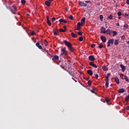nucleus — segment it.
<instances>
[{
	"mask_svg": "<svg viewBox=\"0 0 129 129\" xmlns=\"http://www.w3.org/2000/svg\"><path fill=\"white\" fill-rule=\"evenodd\" d=\"M47 23L48 24V25H49L50 26L52 25V24L51 23V22H50V20L48 21H47Z\"/></svg>",
	"mask_w": 129,
	"mask_h": 129,
	"instance_id": "41",
	"label": "nucleus"
},
{
	"mask_svg": "<svg viewBox=\"0 0 129 129\" xmlns=\"http://www.w3.org/2000/svg\"><path fill=\"white\" fill-rule=\"evenodd\" d=\"M88 89L91 91V92H92V93H95V91L94 90H90L89 89Z\"/></svg>",
	"mask_w": 129,
	"mask_h": 129,
	"instance_id": "43",
	"label": "nucleus"
},
{
	"mask_svg": "<svg viewBox=\"0 0 129 129\" xmlns=\"http://www.w3.org/2000/svg\"><path fill=\"white\" fill-rule=\"evenodd\" d=\"M52 61L54 60H59V56L57 55H54L52 58Z\"/></svg>",
	"mask_w": 129,
	"mask_h": 129,
	"instance_id": "9",
	"label": "nucleus"
},
{
	"mask_svg": "<svg viewBox=\"0 0 129 129\" xmlns=\"http://www.w3.org/2000/svg\"><path fill=\"white\" fill-rule=\"evenodd\" d=\"M105 101H106V102H107V104H108V102H109L110 100H109V99H108V98H106L105 99Z\"/></svg>",
	"mask_w": 129,
	"mask_h": 129,
	"instance_id": "33",
	"label": "nucleus"
},
{
	"mask_svg": "<svg viewBox=\"0 0 129 129\" xmlns=\"http://www.w3.org/2000/svg\"><path fill=\"white\" fill-rule=\"evenodd\" d=\"M100 39L103 43H105V42H106V38L105 36H101Z\"/></svg>",
	"mask_w": 129,
	"mask_h": 129,
	"instance_id": "10",
	"label": "nucleus"
},
{
	"mask_svg": "<svg viewBox=\"0 0 129 129\" xmlns=\"http://www.w3.org/2000/svg\"><path fill=\"white\" fill-rule=\"evenodd\" d=\"M127 44L128 45H129V40H128V41L127 42Z\"/></svg>",
	"mask_w": 129,
	"mask_h": 129,
	"instance_id": "64",
	"label": "nucleus"
},
{
	"mask_svg": "<svg viewBox=\"0 0 129 129\" xmlns=\"http://www.w3.org/2000/svg\"><path fill=\"white\" fill-rule=\"evenodd\" d=\"M45 6H46L47 7H50V5H51V2H49L48 1H46L45 2Z\"/></svg>",
	"mask_w": 129,
	"mask_h": 129,
	"instance_id": "15",
	"label": "nucleus"
},
{
	"mask_svg": "<svg viewBox=\"0 0 129 129\" xmlns=\"http://www.w3.org/2000/svg\"><path fill=\"white\" fill-rule=\"evenodd\" d=\"M124 79H125L126 82L128 83H129V79H128V78H127V76H126V75H125L124 76Z\"/></svg>",
	"mask_w": 129,
	"mask_h": 129,
	"instance_id": "23",
	"label": "nucleus"
},
{
	"mask_svg": "<svg viewBox=\"0 0 129 129\" xmlns=\"http://www.w3.org/2000/svg\"><path fill=\"white\" fill-rule=\"evenodd\" d=\"M5 1L4 2V5L5 6H6V7H7V4H8V2H7V0H5Z\"/></svg>",
	"mask_w": 129,
	"mask_h": 129,
	"instance_id": "46",
	"label": "nucleus"
},
{
	"mask_svg": "<svg viewBox=\"0 0 129 129\" xmlns=\"http://www.w3.org/2000/svg\"><path fill=\"white\" fill-rule=\"evenodd\" d=\"M81 23H82L83 24L85 23V17H83L81 20Z\"/></svg>",
	"mask_w": 129,
	"mask_h": 129,
	"instance_id": "26",
	"label": "nucleus"
},
{
	"mask_svg": "<svg viewBox=\"0 0 129 129\" xmlns=\"http://www.w3.org/2000/svg\"><path fill=\"white\" fill-rule=\"evenodd\" d=\"M110 75H111V74L110 73H108L107 74V76L106 77V79L105 80H109V76H110Z\"/></svg>",
	"mask_w": 129,
	"mask_h": 129,
	"instance_id": "21",
	"label": "nucleus"
},
{
	"mask_svg": "<svg viewBox=\"0 0 129 129\" xmlns=\"http://www.w3.org/2000/svg\"><path fill=\"white\" fill-rule=\"evenodd\" d=\"M103 34H107V35H111V31L109 29H107L105 31H103Z\"/></svg>",
	"mask_w": 129,
	"mask_h": 129,
	"instance_id": "6",
	"label": "nucleus"
},
{
	"mask_svg": "<svg viewBox=\"0 0 129 129\" xmlns=\"http://www.w3.org/2000/svg\"><path fill=\"white\" fill-rule=\"evenodd\" d=\"M63 43L67 46L71 52H73V51H74V48H73L72 46L73 45L70 43V42L67 41V40H63Z\"/></svg>",
	"mask_w": 129,
	"mask_h": 129,
	"instance_id": "1",
	"label": "nucleus"
},
{
	"mask_svg": "<svg viewBox=\"0 0 129 129\" xmlns=\"http://www.w3.org/2000/svg\"><path fill=\"white\" fill-rule=\"evenodd\" d=\"M95 78H96V79H97V78H98V74H95Z\"/></svg>",
	"mask_w": 129,
	"mask_h": 129,
	"instance_id": "49",
	"label": "nucleus"
},
{
	"mask_svg": "<svg viewBox=\"0 0 129 129\" xmlns=\"http://www.w3.org/2000/svg\"><path fill=\"white\" fill-rule=\"evenodd\" d=\"M44 44L45 46H47V44L46 43L44 42Z\"/></svg>",
	"mask_w": 129,
	"mask_h": 129,
	"instance_id": "62",
	"label": "nucleus"
},
{
	"mask_svg": "<svg viewBox=\"0 0 129 129\" xmlns=\"http://www.w3.org/2000/svg\"><path fill=\"white\" fill-rule=\"evenodd\" d=\"M59 31L62 32V33H65V32H66V30H64L62 28L59 29Z\"/></svg>",
	"mask_w": 129,
	"mask_h": 129,
	"instance_id": "29",
	"label": "nucleus"
},
{
	"mask_svg": "<svg viewBox=\"0 0 129 129\" xmlns=\"http://www.w3.org/2000/svg\"><path fill=\"white\" fill-rule=\"evenodd\" d=\"M110 44L112 45L113 44V39H111L108 41L107 47H110Z\"/></svg>",
	"mask_w": 129,
	"mask_h": 129,
	"instance_id": "5",
	"label": "nucleus"
},
{
	"mask_svg": "<svg viewBox=\"0 0 129 129\" xmlns=\"http://www.w3.org/2000/svg\"><path fill=\"white\" fill-rule=\"evenodd\" d=\"M79 41H80V42H82V41H83V37H80L79 38Z\"/></svg>",
	"mask_w": 129,
	"mask_h": 129,
	"instance_id": "42",
	"label": "nucleus"
},
{
	"mask_svg": "<svg viewBox=\"0 0 129 129\" xmlns=\"http://www.w3.org/2000/svg\"><path fill=\"white\" fill-rule=\"evenodd\" d=\"M59 23H64V24H67V21L64 19H60L59 20Z\"/></svg>",
	"mask_w": 129,
	"mask_h": 129,
	"instance_id": "18",
	"label": "nucleus"
},
{
	"mask_svg": "<svg viewBox=\"0 0 129 129\" xmlns=\"http://www.w3.org/2000/svg\"><path fill=\"white\" fill-rule=\"evenodd\" d=\"M94 64V62L91 61L89 63V65H90V66H93V65Z\"/></svg>",
	"mask_w": 129,
	"mask_h": 129,
	"instance_id": "45",
	"label": "nucleus"
},
{
	"mask_svg": "<svg viewBox=\"0 0 129 129\" xmlns=\"http://www.w3.org/2000/svg\"><path fill=\"white\" fill-rule=\"evenodd\" d=\"M124 17H128V14L125 13Z\"/></svg>",
	"mask_w": 129,
	"mask_h": 129,
	"instance_id": "56",
	"label": "nucleus"
},
{
	"mask_svg": "<svg viewBox=\"0 0 129 129\" xmlns=\"http://www.w3.org/2000/svg\"><path fill=\"white\" fill-rule=\"evenodd\" d=\"M108 20H112V15H110L109 16H108Z\"/></svg>",
	"mask_w": 129,
	"mask_h": 129,
	"instance_id": "30",
	"label": "nucleus"
},
{
	"mask_svg": "<svg viewBox=\"0 0 129 129\" xmlns=\"http://www.w3.org/2000/svg\"><path fill=\"white\" fill-rule=\"evenodd\" d=\"M49 2H50V3H51V2H53V0H48Z\"/></svg>",
	"mask_w": 129,
	"mask_h": 129,
	"instance_id": "61",
	"label": "nucleus"
},
{
	"mask_svg": "<svg viewBox=\"0 0 129 129\" xmlns=\"http://www.w3.org/2000/svg\"><path fill=\"white\" fill-rule=\"evenodd\" d=\"M30 33L31 35H32L33 36H34V35H35V34L34 31H30Z\"/></svg>",
	"mask_w": 129,
	"mask_h": 129,
	"instance_id": "32",
	"label": "nucleus"
},
{
	"mask_svg": "<svg viewBox=\"0 0 129 129\" xmlns=\"http://www.w3.org/2000/svg\"><path fill=\"white\" fill-rule=\"evenodd\" d=\"M87 73L90 76H92V75H93V72H92V70H88L87 71Z\"/></svg>",
	"mask_w": 129,
	"mask_h": 129,
	"instance_id": "13",
	"label": "nucleus"
},
{
	"mask_svg": "<svg viewBox=\"0 0 129 129\" xmlns=\"http://www.w3.org/2000/svg\"><path fill=\"white\" fill-rule=\"evenodd\" d=\"M92 67H94V68H97V66L95 64H93Z\"/></svg>",
	"mask_w": 129,
	"mask_h": 129,
	"instance_id": "48",
	"label": "nucleus"
},
{
	"mask_svg": "<svg viewBox=\"0 0 129 129\" xmlns=\"http://www.w3.org/2000/svg\"><path fill=\"white\" fill-rule=\"evenodd\" d=\"M79 5L80 7H87V4L83 3V2H80L79 3Z\"/></svg>",
	"mask_w": 129,
	"mask_h": 129,
	"instance_id": "8",
	"label": "nucleus"
},
{
	"mask_svg": "<svg viewBox=\"0 0 129 129\" xmlns=\"http://www.w3.org/2000/svg\"><path fill=\"white\" fill-rule=\"evenodd\" d=\"M83 25L81 22H78L77 24V26L80 27L81 26H82Z\"/></svg>",
	"mask_w": 129,
	"mask_h": 129,
	"instance_id": "34",
	"label": "nucleus"
},
{
	"mask_svg": "<svg viewBox=\"0 0 129 129\" xmlns=\"http://www.w3.org/2000/svg\"><path fill=\"white\" fill-rule=\"evenodd\" d=\"M98 48H99V49H102V48H103V45L102 44H100Z\"/></svg>",
	"mask_w": 129,
	"mask_h": 129,
	"instance_id": "36",
	"label": "nucleus"
},
{
	"mask_svg": "<svg viewBox=\"0 0 129 129\" xmlns=\"http://www.w3.org/2000/svg\"><path fill=\"white\" fill-rule=\"evenodd\" d=\"M105 81H106L105 87H106V88H108V85L109 84V81L107 80H105Z\"/></svg>",
	"mask_w": 129,
	"mask_h": 129,
	"instance_id": "16",
	"label": "nucleus"
},
{
	"mask_svg": "<svg viewBox=\"0 0 129 129\" xmlns=\"http://www.w3.org/2000/svg\"><path fill=\"white\" fill-rule=\"evenodd\" d=\"M120 77H123V74H120Z\"/></svg>",
	"mask_w": 129,
	"mask_h": 129,
	"instance_id": "57",
	"label": "nucleus"
},
{
	"mask_svg": "<svg viewBox=\"0 0 129 129\" xmlns=\"http://www.w3.org/2000/svg\"><path fill=\"white\" fill-rule=\"evenodd\" d=\"M124 91H125V90H124V89H120L118 90V93H123Z\"/></svg>",
	"mask_w": 129,
	"mask_h": 129,
	"instance_id": "19",
	"label": "nucleus"
},
{
	"mask_svg": "<svg viewBox=\"0 0 129 129\" xmlns=\"http://www.w3.org/2000/svg\"><path fill=\"white\" fill-rule=\"evenodd\" d=\"M80 29H81V27L80 26H78L77 25L76 30H77V31H79V30H80Z\"/></svg>",
	"mask_w": 129,
	"mask_h": 129,
	"instance_id": "40",
	"label": "nucleus"
},
{
	"mask_svg": "<svg viewBox=\"0 0 129 129\" xmlns=\"http://www.w3.org/2000/svg\"><path fill=\"white\" fill-rule=\"evenodd\" d=\"M71 36L73 37V38H77V34L74 33V32H72L71 33Z\"/></svg>",
	"mask_w": 129,
	"mask_h": 129,
	"instance_id": "22",
	"label": "nucleus"
},
{
	"mask_svg": "<svg viewBox=\"0 0 129 129\" xmlns=\"http://www.w3.org/2000/svg\"><path fill=\"white\" fill-rule=\"evenodd\" d=\"M56 20V18H55V17H53L52 18V22H55V21Z\"/></svg>",
	"mask_w": 129,
	"mask_h": 129,
	"instance_id": "50",
	"label": "nucleus"
},
{
	"mask_svg": "<svg viewBox=\"0 0 129 129\" xmlns=\"http://www.w3.org/2000/svg\"><path fill=\"white\" fill-rule=\"evenodd\" d=\"M114 79H115V82L117 84H119V79H118V77H114Z\"/></svg>",
	"mask_w": 129,
	"mask_h": 129,
	"instance_id": "14",
	"label": "nucleus"
},
{
	"mask_svg": "<svg viewBox=\"0 0 129 129\" xmlns=\"http://www.w3.org/2000/svg\"><path fill=\"white\" fill-rule=\"evenodd\" d=\"M120 68H121L122 72H124V71H125V69H126V68L125 67V66H123V64H120Z\"/></svg>",
	"mask_w": 129,
	"mask_h": 129,
	"instance_id": "11",
	"label": "nucleus"
},
{
	"mask_svg": "<svg viewBox=\"0 0 129 129\" xmlns=\"http://www.w3.org/2000/svg\"><path fill=\"white\" fill-rule=\"evenodd\" d=\"M78 35H79V36H82V32H81V31H79V32H78Z\"/></svg>",
	"mask_w": 129,
	"mask_h": 129,
	"instance_id": "44",
	"label": "nucleus"
},
{
	"mask_svg": "<svg viewBox=\"0 0 129 129\" xmlns=\"http://www.w3.org/2000/svg\"><path fill=\"white\" fill-rule=\"evenodd\" d=\"M91 48H94V47H95V44H93L91 45Z\"/></svg>",
	"mask_w": 129,
	"mask_h": 129,
	"instance_id": "51",
	"label": "nucleus"
},
{
	"mask_svg": "<svg viewBox=\"0 0 129 129\" xmlns=\"http://www.w3.org/2000/svg\"><path fill=\"white\" fill-rule=\"evenodd\" d=\"M21 3L22 4V5H25L26 4V1L22 0L21 1Z\"/></svg>",
	"mask_w": 129,
	"mask_h": 129,
	"instance_id": "38",
	"label": "nucleus"
},
{
	"mask_svg": "<svg viewBox=\"0 0 129 129\" xmlns=\"http://www.w3.org/2000/svg\"><path fill=\"white\" fill-rule=\"evenodd\" d=\"M86 4H91V2L90 1H85Z\"/></svg>",
	"mask_w": 129,
	"mask_h": 129,
	"instance_id": "52",
	"label": "nucleus"
},
{
	"mask_svg": "<svg viewBox=\"0 0 129 129\" xmlns=\"http://www.w3.org/2000/svg\"><path fill=\"white\" fill-rule=\"evenodd\" d=\"M85 79V80H89V78H86V79Z\"/></svg>",
	"mask_w": 129,
	"mask_h": 129,
	"instance_id": "60",
	"label": "nucleus"
},
{
	"mask_svg": "<svg viewBox=\"0 0 129 129\" xmlns=\"http://www.w3.org/2000/svg\"><path fill=\"white\" fill-rule=\"evenodd\" d=\"M122 15V14L120 12H118L117 13V16H118V17H120V16H121Z\"/></svg>",
	"mask_w": 129,
	"mask_h": 129,
	"instance_id": "35",
	"label": "nucleus"
},
{
	"mask_svg": "<svg viewBox=\"0 0 129 129\" xmlns=\"http://www.w3.org/2000/svg\"><path fill=\"white\" fill-rule=\"evenodd\" d=\"M46 20H47V22L48 21H50V20L49 19V16L46 17Z\"/></svg>",
	"mask_w": 129,
	"mask_h": 129,
	"instance_id": "53",
	"label": "nucleus"
},
{
	"mask_svg": "<svg viewBox=\"0 0 129 129\" xmlns=\"http://www.w3.org/2000/svg\"><path fill=\"white\" fill-rule=\"evenodd\" d=\"M61 51V53H60V56H67L68 55V52L66 50V48L64 47L63 48H61L60 49Z\"/></svg>",
	"mask_w": 129,
	"mask_h": 129,
	"instance_id": "3",
	"label": "nucleus"
},
{
	"mask_svg": "<svg viewBox=\"0 0 129 129\" xmlns=\"http://www.w3.org/2000/svg\"><path fill=\"white\" fill-rule=\"evenodd\" d=\"M126 109L127 110H129V106H127L126 107Z\"/></svg>",
	"mask_w": 129,
	"mask_h": 129,
	"instance_id": "55",
	"label": "nucleus"
},
{
	"mask_svg": "<svg viewBox=\"0 0 129 129\" xmlns=\"http://www.w3.org/2000/svg\"><path fill=\"white\" fill-rule=\"evenodd\" d=\"M102 68L103 71H107V67H106V66H103L102 67Z\"/></svg>",
	"mask_w": 129,
	"mask_h": 129,
	"instance_id": "24",
	"label": "nucleus"
},
{
	"mask_svg": "<svg viewBox=\"0 0 129 129\" xmlns=\"http://www.w3.org/2000/svg\"><path fill=\"white\" fill-rule=\"evenodd\" d=\"M40 43H41V41H38L37 43H36V47H37V48H38V49H40V50H41V49H42V46L40 45Z\"/></svg>",
	"mask_w": 129,
	"mask_h": 129,
	"instance_id": "7",
	"label": "nucleus"
},
{
	"mask_svg": "<svg viewBox=\"0 0 129 129\" xmlns=\"http://www.w3.org/2000/svg\"><path fill=\"white\" fill-rule=\"evenodd\" d=\"M69 19H70V20H73V16L72 15H70V17H69Z\"/></svg>",
	"mask_w": 129,
	"mask_h": 129,
	"instance_id": "47",
	"label": "nucleus"
},
{
	"mask_svg": "<svg viewBox=\"0 0 129 129\" xmlns=\"http://www.w3.org/2000/svg\"><path fill=\"white\" fill-rule=\"evenodd\" d=\"M89 60H90V61H94L95 57L93 55H90L89 56Z\"/></svg>",
	"mask_w": 129,
	"mask_h": 129,
	"instance_id": "12",
	"label": "nucleus"
},
{
	"mask_svg": "<svg viewBox=\"0 0 129 129\" xmlns=\"http://www.w3.org/2000/svg\"><path fill=\"white\" fill-rule=\"evenodd\" d=\"M58 65H60V67L62 68V69H65V68H68V67L67 66V64H66V63H65L66 65H61V60H59L58 62L57 63Z\"/></svg>",
	"mask_w": 129,
	"mask_h": 129,
	"instance_id": "4",
	"label": "nucleus"
},
{
	"mask_svg": "<svg viewBox=\"0 0 129 129\" xmlns=\"http://www.w3.org/2000/svg\"><path fill=\"white\" fill-rule=\"evenodd\" d=\"M10 12L14 15H16V13L18 12V8L16 7V5H13L12 6Z\"/></svg>",
	"mask_w": 129,
	"mask_h": 129,
	"instance_id": "2",
	"label": "nucleus"
},
{
	"mask_svg": "<svg viewBox=\"0 0 129 129\" xmlns=\"http://www.w3.org/2000/svg\"><path fill=\"white\" fill-rule=\"evenodd\" d=\"M116 25L117 27H119V23H116Z\"/></svg>",
	"mask_w": 129,
	"mask_h": 129,
	"instance_id": "58",
	"label": "nucleus"
},
{
	"mask_svg": "<svg viewBox=\"0 0 129 129\" xmlns=\"http://www.w3.org/2000/svg\"><path fill=\"white\" fill-rule=\"evenodd\" d=\"M6 7L7 9H8V10H10V11H11V9H12V7H11V6H9H9H6Z\"/></svg>",
	"mask_w": 129,
	"mask_h": 129,
	"instance_id": "37",
	"label": "nucleus"
},
{
	"mask_svg": "<svg viewBox=\"0 0 129 129\" xmlns=\"http://www.w3.org/2000/svg\"><path fill=\"white\" fill-rule=\"evenodd\" d=\"M113 34L112 35L113 37L116 36L117 35V32L115 31H113Z\"/></svg>",
	"mask_w": 129,
	"mask_h": 129,
	"instance_id": "28",
	"label": "nucleus"
},
{
	"mask_svg": "<svg viewBox=\"0 0 129 129\" xmlns=\"http://www.w3.org/2000/svg\"><path fill=\"white\" fill-rule=\"evenodd\" d=\"M53 32L54 35L56 36L58 35V33L59 31H58V29H55V30H53Z\"/></svg>",
	"mask_w": 129,
	"mask_h": 129,
	"instance_id": "17",
	"label": "nucleus"
},
{
	"mask_svg": "<svg viewBox=\"0 0 129 129\" xmlns=\"http://www.w3.org/2000/svg\"><path fill=\"white\" fill-rule=\"evenodd\" d=\"M123 28L124 29H127V28H128V25H127V24H125L123 25Z\"/></svg>",
	"mask_w": 129,
	"mask_h": 129,
	"instance_id": "31",
	"label": "nucleus"
},
{
	"mask_svg": "<svg viewBox=\"0 0 129 129\" xmlns=\"http://www.w3.org/2000/svg\"><path fill=\"white\" fill-rule=\"evenodd\" d=\"M69 10V9H68V8H66V12H67Z\"/></svg>",
	"mask_w": 129,
	"mask_h": 129,
	"instance_id": "59",
	"label": "nucleus"
},
{
	"mask_svg": "<svg viewBox=\"0 0 129 129\" xmlns=\"http://www.w3.org/2000/svg\"><path fill=\"white\" fill-rule=\"evenodd\" d=\"M88 85L87 86V87H90V86H91V84H92V82H91V81H88Z\"/></svg>",
	"mask_w": 129,
	"mask_h": 129,
	"instance_id": "20",
	"label": "nucleus"
},
{
	"mask_svg": "<svg viewBox=\"0 0 129 129\" xmlns=\"http://www.w3.org/2000/svg\"><path fill=\"white\" fill-rule=\"evenodd\" d=\"M105 31H106V30H105V28L102 27H101L100 33L103 34V32H105Z\"/></svg>",
	"mask_w": 129,
	"mask_h": 129,
	"instance_id": "25",
	"label": "nucleus"
},
{
	"mask_svg": "<svg viewBox=\"0 0 129 129\" xmlns=\"http://www.w3.org/2000/svg\"><path fill=\"white\" fill-rule=\"evenodd\" d=\"M63 28H64L63 30H66V31H67V29L66 28V26H63Z\"/></svg>",
	"mask_w": 129,
	"mask_h": 129,
	"instance_id": "54",
	"label": "nucleus"
},
{
	"mask_svg": "<svg viewBox=\"0 0 129 129\" xmlns=\"http://www.w3.org/2000/svg\"><path fill=\"white\" fill-rule=\"evenodd\" d=\"M119 20H120V19H121V18L120 17H118Z\"/></svg>",
	"mask_w": 129,
	"mask_h": 129,
	"instance_id": "63",
	"label": "nucleus"
},
{
	"mask_svg": "<svg viewBox=\"0 0 129 129\" xmlns=\"http://www.w3.org/2000/svg\"><path fill=\"white\" fill-rule=\"evenodd\" d=\"M99 18L100 19L101 21H102V19H103V16L102 15H100Z\"/></svg>",
	"mask_w": 129,
	"mask_h": 129,
	"instance_id": "39",
	"label": "nucleus"
},
{
	"mask_svg": "<svg viewBox=\"0 0 129 129\" xmlns=\"http://www.w3.org/2000/svg\"><path fill=\"white\" fill-rule=\"evenodd\" d=\"M114 45H115V46H117V45H118V39L115 40Z\"/></svg>",
	"mask_w": 129,
	"mask_h": 129,
	"instance_id": "27",
	"label": "nucleus"
}]
</instances>
